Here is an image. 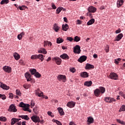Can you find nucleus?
Masks as SVG:
<instances>
[{
    "mask_svg": "<svg viewBox=\"0 0 125 125\" xmlns=\"http://www.w3.org/2000/svg\"><path fill=\"white\" fill-rule=\"evenodd\" d=\"M33 112L35 114H38V109H37V107L33 108Z\"/></svg>",
    "mask_w": 125,
    "mask_h": 125,
    "instance_id": "nucleus-53",
    "label": "nucleus"
},
{
    "mask_svg": "<svg viewBox=\"0 0 125 125\" xmlns=\"http://www.w3.org/2000/svg\"><path fill=\"white\" fill-rule=\"evenodd\" d=\"M19 9L20 10H24V9H25V7H24V6H19Z\"/></svg>",
    "mask_w": 125,
    "mask_h": 125,
    "instance_id": "nucleus-57",
    "label": "nucleus"
},
{
    "mask_svg": "<svg viewBox=\"0 0 125 125\" xmlns=\"http://www.w3.org/2000/svg\"><path fill=\"white\" fill-rule=\"evenodd\" d=\"M109 46L108 45H106V48L105 49V51H106V53L109 52Z\"/></svg>",
    "mask_w": 125,
    "mask_h": 125,
    "instance_id": "nucleus-55",
    "label": "nucleus"
},
{
    "mask_svg": "<svg viewBox=\"0 0 125 125\" xmlns=\"http://www.w3.org/2000/svg\"><path fill=\"white\" fill-rule=\"evenodd\" d=\"M73 52L77 54L81 53V47L80 45H77L74 47Z\"/></svg>",
    "mask_w": 125,
    "mask_h": 125,
    "instance_id": "nucleus-5",
    "label": "nucleus"
},
{
    "mask_svg": "<svg viewBox=\"0 0 125 125\" xmlns=\"http://www.w3.org/2000/svg\"><path fill=\"white\" fill-rule=\"evenodd\" d=\"M125 105H123L120 109H119V112H125Z\"/></svg>",
    "mask_w": 125,
    "mask_h": 125,
    "instance_id": "nucleus-38",
    "label": "nucleus"
},
{
    "mask_svg": "<svg viewBox=\"0 0 125 125\" xmlns=\"http://www.w3.org/2000/svg\"><path fill=\"white\" fill-rule=\"evenodd\" d=\"M47 114L49 116L52 117V112H51L50 111H48Z\"/></svg>",
    "mask_w": 125,
    "mask_h": 125,
    "instance_id": "nucleus-61",
    "label": "nucleus"
},
{
    "mask_svg": "<svg viewBox=\"0 0 125 125\" xmlns=\"http://www.w3.org/2000/svg\"><path fill=\"white\" fill-rule=\"evenodd\" d=\"M92 85V82L91 81H86L84 83V85H85V86L89 87V86H91Z\"/></svg>",
    "mask_w": 125,
    "mask_h": 125,
    "instance_id": "nucleus-23",
    "label": "nucleus"
},
{
    "mask_svg": "<svg viewBox=\"0 0 125 125\" xmlns=\"http://www.w3.org/2000/svg\"><path fill=\"white\" fill-rule=\"evenodd\" d=\"M31 119L32 121L34 123H40L41 122V119L40 118V117H39L38 115H33Z\"/></svg>",
    "mask_w": 125,
    "mask_h": 125,
    "instance_id": "nucleus-1",
    "label": "nucleus"
},
{
    "mask_svg": "<svg viewBox=\"0 0 125 125\" xmlns=\"http://www.w3.org/2000/svg\"><path fill=\"white\" fill-rule=\"evenodd\" d=\"M31 86V84H24L23 85V87H24V88H25V89H28V88H30V87Z\"/></svg>",
    "mask_w": 125,
    "mask_h": 125,
    "instance_id": "nucleus-41",
    "label": "nucleus"
},
{
    "mask_svg": "<svg viewBox=\"0 0 125 125\" xmlns=\"http://www.w3.org/2000/svg\"><path fill=\"white\" fill-rule=\"evenodd\" d=\"M48 45V41H44V46L45 47L46 45Z\"/></svg>",
    "mask_w": 125,
    "mask_h": 125,
    "instance_id": "nucleus-56",
    "label": "nucleus"
},
{
    "mask_svg": "<svg viewBox=\"0 0 125 125\" xmlns=\"http://www.w3.org/2000/svg\"><path fill=\"white\" fill-rule=\"evenodd\" d=\"M64 42V40H63L62 38H59L57 39V42L58 43H62Z\"/></svg>",
    "mask_w": 125,
    "mask_h": 125,
    "instance_id": "nucleus-35",
    "label": "nucleus"
},
{
    "mask_svg": "<svg viewBox=\"0 0 125 125\" xmlns=\"http://www.w3.org/2000/svg\"><path fill=\"white\" fill-rule=\"evenodd\" d=\"M31 75H35L37 73V69L35 68H31L29 70Z\"/></svg>",
    "mask_w": 125,
    "mask_h": 125,
    "instance_id": "nucleus-32",
    "label": "nucleus"
},
{
    "mask_svg": "<svg viewBox=\"0 0 125 125\" xmlns=\"http://www.w3.org/2000/svg\"><path fill=\"white\" fill-rule=\"evenodd\" d=\"M70 72H71V73H75V72H76V69H75V68L74 67L70 68Z\"/></svg>",
    "mask_w": 125,
    "mask_h": 125,
    "instance_id": "nucleus-48",
    "label": "nucleus"
},
{
    "mask_svg": "<svg viewBox=\"0 0 125 125\" xmlns=\"http://www.w3.org/2000/svg\"><path fill=\"white\" fill-rule=\"evenodd\" d=\"M63 20H64V22H65L66 23H67L68 22V19L66 17L63 18Z\"/></svg>",
    "mask_w": 125,
    "mask_h": 125,
    "instance_id": "nucleus-62",
    "label": "nucleus"
},
{
    "mask_svg": "<svg viewBox=\"0 0 125 125\" xmlns=\"http://www.w3.org/2000/svg\"><path fill=\"white\" fill-rule=\"evenodd\" d=\"M16 93L17 95H19V96H21V92L19 90H16Z\"/></svg>",
    "mask_w": 125,
    "mask_h": 125,
    "instance_id": "nucleus-47",
    "label": "nucleus"
},
{
    "mask_svg": "<svg viewBox=\"0 0 125 125\" xmlns=\"http://www.w3.org/2000/svg\"><path fill=\"white\" fill-rule=\"evenodd\" d=\"M87 59V57L86 56H82L78 60V61L80 62V63H83V62H84Z\"/></svg>",
    "mask_w": 125,
    "mask_h": 125,
    "instance_id": "nucleus-10",
    "label": "nucleus"
},
{
    "mask_svg": "<svg viewBox=\"0 0 125 125\" xmlns=\"http://www.w3.org/2000/svg\"><path fill=\"white\" fill-rule=\"evenodd\" d=\"M0 98H1L2 100H5V99H6V96H5L4 94H0Z\"/></svg>",
    "mask_w": 125,
    "mask_h": 125,
    "instance_id": "nucleus-43",
    "label": "nucleus"
},
{
    "mask_svg": "<svg viewBox=\"0 0 125 125\" xmlns=\"http://www.w3.org/2000/svg\"><path fill=\"white\" fill-rule=\"evenodd\" d=\"M118 74L115 72H111L109 75V79L111 80H118Z\"/></svg>",
    "mask_w": 125,
    "mask_h": 125,
    "instance_id": "nucleus-4",
    "label": "nucleus"
},
{
    "mask_svg": "<svg viewBox=\"0 0 125 125\" xmlns=\"http://www.w3.org/2000/svg\"><path fill=\"white\" fill-rule=\"evenodd\" d=\"M94 68V66L92 64H90V63H87L85 67V69L87 70L88 69H93Z\"/></svg>",
    "mask_w": 125,
    "mask_h": 125,
    "instance_id": "nucleus-27",
    "label": "nucleus"
},
{
    "mask_svg": "<svg viewBox=\"0 0 125 125\" xmlns=\"http://www.w3.org/2000/svg\"><path fill=\"white\" fill-rule=\"evenodd\" d=\"M99 89H100V92L101 93H102V94H103V93H105V89L104 87H102V86L99 87Z\"/></svg>",
    "mask_w": 125,
    "mask_h": 125,
    "instance_id": "nucleus-34",
    "label": "nucleus"
},
{
    "mask_svg": "<svg viewBox=\"0 0 125 125\" xmlns=\"http://www.w3.org/2000/svg\"><path fill=\"white\" fill-rule=\"evenodd\" d=\"M22 125H26V122L24 121L21 123Z\"/></svg>",
    "mask_w": 125,
    "mask_h": 125,
    "instance_id": "nucleus-64",
    "label": "nucleus"
},
{
    "mask_svg": "<svg viewBox=\"0 0 125 125\" xmlns=\"http://www.w3.org/2000/svg\"><path fill=\"white\" fill-rule=\"evenodd\" d=\"M94 94L96 97H99V96L101 94L100 89L97 88L94 91Z\"/></svg>",
    "mask_w": 125,
    "mask_h": 125,
    "instance_id": "nucleus-13",
    "label": "nucleus"
},
{
    "mask_svg": "<svg viewBox=\"0 0 125 125\" xmlns=\"http://www.w3.org/2000/svg\"><path fill=\"white\" fill-rule=\"evenodd\" d=\"M76 105V103L74 102H69L67 104L66 106L69 108H74Z\"/></svg>",
    "mask_w": 125,
    "mask_h": 125,
    "instance_id": "nucleus-12",
    "label": "nucleus"
},
{
    "mask_svg": "<svg viewBox=\"0 0 125 125\" xmlns=\"http://www.w3.org/2000/svg\"><path fill=\"white\" fill-rule=\"evenodd\" d=\"M74 42H80L81 41V39L78 36H75L74 37Z\"/></svg>",
    "mask_w": 125,
    "mask_h": 125,
    "instance_id": "nucleus-40",
    "label": "nucleus"
},
{
    "mask_svg": "<svg viewBox=\"0 0 125 125\" xmlns=\"http://www.w3.org/2000/svg\"><path fill=\"white\" fill-rule=\"evenodd\" d=\"M119 95H121V96H123V95H125V94H124V92H123V91H120L119 92Z\"/></svg>",
    "mask_w": 125,
    "mask_h": 125,
    "instance_id": "nucleus-59",
    "label": "nucleus"
},
{
    "mask_svg": "<svg viewBox=\"0 0 125 125\" xmlns=\"http://www.w3.org/2000/svg\"><path fill=\"white\" fill-rule=\"evenodd\" d=\"M19 117L21 118L23 120H25L26 121H29V120H30V118L28 115H20Z\"/></svg>",
    "mask_w": 125,
    "mask_h": 125,
    "instance_id": "nucleus-24",
    "label": "nucleus"
},
{
    "mask_svg": "<svg viewBox=\"0 0 125 125\" xmlns=\"http://www.w3.org/2000/svg\"><path fill=\"white\" fill-rule=\"evenodd\" d=\"M62 29L63 31H64L65 32H66V31H67L69 29V26L68 25V24L65 23V24H62Z\"/></svg>",
    "mask_w": 125,
    "mask_h": 125,
    "instance_id": "nucleus-22",
    "label": "nucleus"
},
{
    "mask_svg": "<svg viewBox=\"0 0 125 125\" xmlns=\"http://www.w3.org/2000/svg\"><path fill=\"white\" fill-rule=\"evenodd\" d=\"M24 35H25L24 32H21L20 34H19L18 35V40H19L20 41L22 40L23 37H24Z\"/></svg>",
    "mask_w": 125,
    "mask_h": 125,
    "instance_id": "nucleus-29",
    "label": "nucleus"
},
{
    "mask_svg": "<svg viewBox=\"0 0 125 125\" xmlns=\"http://www.w3.org/2000/svg\"><path fill=\"white\" fill-rule=\"evenodd\" d=\"M19 62L20 64H21V65H25V63L24 62V61H23L22 60H20Z\"/></svg>",
    "mask_w": 125,
    "mask_h": 125,
    "instance_id": "nucleus-50",
    "label": "nucleus"
},
{
    "mask_svg": "<svg viewBox=\"0 0 125 125\" xmlns=\"http://www.w3.org/2000/svg\"><path fill=\"white\" fill-rule=\"evenodd\" d=\"M94 121V120L93 119V118L89 117L88 118L87 122H88V123H90V124H92V123H93Z\"/></svg>",
    "mask_w": 125,
    "mask_h": 125,
    "instance_id": "nucleus-39",
    "label": "nucleus"
},
{
    "mask_svg": "<svg viewBox=\"0 0 125 125\" xmlns=\"http://www.w3.org/2000/svg\"><path fill=\"white\" fill-rule=\"evenodd\" d=\"M7 3H9V0H2L0 2V4H7Z\"/></svg>",
    "mask_w": 125,
    "mask_h": 125,
    "instance_id": "nucleus-33",
    "label": "nucleus"
},
{
    "mask_svg": "<svg viewBox=\"0 0 125 125\" xmlns=\"http://www.w3.org/2000/svg\"><path fill=\"white\" fill-rule=\"evenodd\" d=\"M67 41H69V42H73L74 41V39L72 37H67Z\"/></svg>",
    "mask_w": 125,
    "mask_h": 125,
    "instance_id": "nucleus-51",
    "label": "nucleus"
},
{
    "mask_svg": "<svg viewBox=\"0 0 125 125\" xmlns=\"http://www.w3.org/2000/svg\"><path fill=\"white\" fill-rule=\"evenodd\" d=\"M78 25H81L82 24V21H81L80 20H77V23Z\"/></svg>",
    "mask_w": 125,
    "mask_h": 125,
    "instance_id": "nucleus-60",
    "label": "nucleus"
},
{
    "mask_svg": "<svg viewBox=\"0 0 125 125\" xmlns=\"http://www.w3.org/2000/svg\"><path fill=\"white\" fill-rule=\"evenodd\" d=\"M39 53H42L43 54H46L47 52L45 48H41L40 50L38 51Z\"/></svg>",
    "mask_w": 125,
    "mask_h": 125,
    "instance_id": "nucleus-28",
    "label": "nucleus"
},
{
    "mask_svg": "<svg viewBox=\"0 0 125 125\" xmlns=\"http://www.w3.org/2000/svg\"><path fill=\"white\" fill-rule=\"evenodd\" d=\"M25 77L26 79H27V82H31L32 81V78L31 77H32V75L28 72H26L25 74Z\"/></svg>",
    "mask_w": 125,
    "mask_h": 125,
    "instance_id": "nucleus-11",
    "label": "nucleus"
},
{
    "mask_svg": "<svg viewBox=\"0 0 125 125\" xmlns=\"http://www.w3.org/2000/svg\"><path fill=\"white\" fill-rule=\"evenodd\" d=\"M69 125H76V124H74V122H70V123H69Z\"/></svg>",
    "mask_w": 125,
    "mask_h": 125,
    "instance_id": "nucleus-63",
    "label": "nucleus"
},
{
    "mask_svg": "<svg viewBox=\"0 0 125 125\" xmlns=\"http://www.w3.org/2000/svg\"><path fill=\"white\" fill-rule=\"evenodd\" d=\"M61 58L67 60L70 58L67 54H63L60 56Z\"/></svg>",
    "mask_w": 125,
    "mask_h": 125,
    "instance_id": "nucleus-19",
    "label": "nucleus"
},
{
    "mask_svg": "<svg viewBox=\"0 0 125 125\" xmlns=\"http://www.w3.org/2000/svg\"><path fill=\"white\" fill-rule=\"evenodd\" d=\"M52 60L53 61H55V62H56V64H57V65H61V62H62V60H61V59H60V58H59L58 57H56L53 58Z\"/></svg>",
    "mask_w": 125,
    "mask_h": 125,
    "instance_id": "nucleus-6",
    "label": "nucleus"
},
{
    "mask_svg": "<svg viewBox=\"0 0 125 125\" xmlns=\"http://www.w3.org/2000/svg\"><path fill=\"white\" fill-rule=\"evenodd\" d=\"M57 110L61 116H64V115H65V112L63 111V108L61 107H58Z\"/></svg>",
    "mask_w": 125,
    "mask_h": 125,
    "instance_id": "nucleus-18",
    "label": "nucleus"
},
{
    "mask_svg": "<svg viewBox=\"0 0 125 125\" xmlns=\"http://www.w3.org/2000/svg\"><path fill=\"white\" fill-rule=\"evenodd\" d=\"M124 3V0H118L117 2V7H121L122 5Z\"/></svg>",
    "mask_w": 125,
    "mask_h": 125,
    "instance_id": "nucleus-20",
    "label": "nucleus"
},
{
    "mask_svg": "<svg viewBox=\"0 0 125 125\" xmlns=\"http://www.w3.org/2000/svg\"><path fill=\"white\" fill-rule=\"evenodd\" d=\"M95 22V20L94 19H91L89 21H88L87 23V25L89 26L90 25H92Z\"/></svg>",
    "mask_w": 125,
    "mask_h": 125,
    "instance_id": "nucleus-31",
    "label": "nucleus"
},
{
    "mask_svg": "<svg viewBox=\"0 0 125 125\" xmlns=\"http://www.w3.org/2000/svg\"><path fill=\"white\" fill-rule=\"evenodd\" d=\"M117 123H119V124H121V125H125V122L121 120L117 119Z\"/></svg>",
    "mask_w": 125,
    "mask_h": 125,
    "instance_id": "nucleus-45",
    "label": "nucleus"
},
{
    "mask_svg": "<svg viewBox=\"0 0 125 125\" xmlns=\"http://www.w3.org/2000/svg\"><path fill=\"white\" fill-rule=\"evenodd\" d=\"M14 57L16 60H19L20 59V55L15 52L14 53Z\"/></svg>",
    "mask_w": 125,
    "mask_h": 125,
    "instance_id": "nucleus-26",
    "label": "nucleus"
},
{
    "mask_svg": "<svg viewBox=\"0 0 125 125\" xmlns=\"http://www.w3.org/2000/svg\"><path fill=\"white\" fill-rule=\"evenodd\" d=\"M104 101H105V102H107L108 103H112V102L116 101V100L113 98L106 97L104 99Z\"/></svg>",
    "mask_w": 125,
    "mask_h": 125,
    "instance_id": "nucleus-8",
    "label": "nucleus"
},
{
    "mask_svg": "<svg viewBox=\"0 0 125 125\" xmlns=\"http://www.w3.org/2000/svg\"><path fill=\"white\" fill-rule=\"evenodd\" d=\"M16 123H18V119L15 118H13L11 119V125H15V124H16Z\"/></svg>",
    "mask_w": 125,
    "mask_h": 125,
    "instance_id": "nucleus-25",
    "label": "nucleus"
},
{
    "mask_svg": "<svg viewBox=\"0 0 125 125\" xmlns=\"http://www.w3.org/2000/svg\"><path fill=\"white\" fill-rule=\"evenodd\" d=\"M54 122L56 123L57 124V125H62V124H61V122H60V121H59L57 120H55Z\"/></svg>",
    "mask_w": 125,
    "mask_h": 125,
    "instance_id": "nucleus-49",
    "label": "nucleus"
},
{
    "mask_svg": "<svg viewBox=\"0 0 125 125\" xmlns=\"http://www.w3.org/2000/svg\"><path fill=\"white\" fill-rule=\"evenodd\" d=\"M51 6H52L53 9H56V8H57L56 6H55V4H54V3H51Z\"/></svg>",
    "mask_w": 125,
    "mask_h": 125,
    "instance_id": "nucleus-52",
    "label": "nucleus"
},
{
    "mask_svg": "<svg viewBox=\"0 0 125 125\" xmlns=\"http://www.w3.org/2000/svg\"><path fill=\"white\" fill-rule=\"evenodd\" d=\"M96 8L92 6L89 7L88 8V11H89V12H92V13H94V12H96Z\"/></svg>",
    "mask_w": 125,
    "mask_h": 125,
    "instance_id": "nucleus-14",
    "label": "nucleus"
},
{
    "mask_svg": "<svg viewBox=\"0 0 125 125\" xmlns=\"http://www.w3.org/2000/svg\"><path fill=\"white\" fill-rule=\"evenodd\" d=\"M0 122H6V118L3 116L0 117Z\"/></svg>",
    "mask_w": 125,
    "mask_h": 125,
    "instance_id": "nucleus-44",
    "label": "nucleus"
},
{
    "mask_svg": "<svg viewBox=\"0 0 125 125\" xmlns=\"http://www.w3.org/2000/svg\"><path fill=\"white\" fill-rule=\"evenodd\" d=\"M8 111L9 112H17V109H16V107H15V106L13 104H12L10 105L9 109H8Z\"/></svg>",
    "mask_w": 125,
    "mask_h": 125,
    "instance_id": "nucleus-7",
    "label": "nucleus"
},
{
    "mask_svg": "<svg viewBox=\"0 0 125 125\" xmlns=\"http://www.w3.org/2000/svg\"><path fill=\"white\" fill-rule=\"evenodd\" d=\"M0 87L1 88H2L3 89H5L6 90H8L9 89L10 87L9 86L6 85L5 84L1 83Z\"/></svg>",
    "mask_w": 125,
    "mask_h": 125,
    "instance_id": "nucleus-17",
    "label": "nucleus"
},
{
    "mask_svg": "<svg viewBox=\"0 0 125 125\" xmlns=\"http://www.w3.org/2000/svg\"><path fill=\"white\" fill-rule=\"evenodd\" d=\"M81 77L82 78H88V74L86 72H83L80 74Z\"/></svg>",
    "mask_w": 125,
    "mask_h": 125,
    "instance_id": "nucleus-21",
    "label": "nucleus"
},
{
    "mask_svg": "<svg viewBox=\"0 0 125 125\" xmlns=\"http://www.w3.org/2000/svg\"><path fill=\"white\" fill-rule=\"evenodd\" d=\"M2 69L6 73H11V70H12L11 67L8 66H5L3 67Z\"/></svg>",
    "mask_w": 125,
    "mask_h": 125,
    "instance_id": "nucleus-9",
    "label": "nucleus"
},
{
    "mask_svg": "<svg viewBox=\"0 0 125 125\" xmlns=\"http://www.w3.org/2000/svg\"><path fill=\"white\" fill-rule=\"evenodd\" d=\"M58 81L60 82H63V83H66L67 79H66V76L63 75H59L57 77Z\"/></svg>",
    "mask_w": 125,
    "mask_h": 125,
    "instance_id": "nucleus-3",
    "label": "nucleus"
},
{
    "mask_svg": "<svg viewBox=\"0 0 125 125\" xmlns=\"http://www.w3.org/2000/svg\"><path fill=\"white\" fill-rule=\"evenodd\" d=\"M34 76L36 77V78H41V77H42V75H41V74L38 72H36L35 74H34Z\"/></svg>",
    "mask_w": 125,
    "mask_h": 125,
    "instance_id": "nucleus-42",
    "label": "nucleus"
},
{
    "mask_svg": "<svg viewBox=\"0 0 125 125\" xmlns=\"http://www.w3.org/2000/svg\"><path fill=\"white\" fill-rule=\"evenodd\" d=\"M36 94L38 95L39 97H42L43 95V93L40 90V89L36 90Z\"/></svg>",
    "mask_w": 125,
    "mask_h": 125,
    "instance_id": "nucleus-16",
    "label": "nucleus"
},
{
    "mask_svg": "<svg viewBox=\"0 0 125 125\" xmlns=\"http://www.w3.org/2000/svg\"><path fill=\"white\" fill-rule=\"evenodd\" d=\"M124 37L123 33L119 34L115 38V41L119 42L122 40V38Z\"/></svg>",
    "mask_w": 125,
    "mask_h": 125,
    "instance_id": "nucleus-15",
    "label": "nucleus"
},
{
    "mask_svg": "<svg viewBox=\"0 0 125 125\" xmlns=\"http://www.w3.org/2000/svg\"><path fill=\"white\" fill-rule=\"evenodd\" d=\"M9 98H11V99H12V98H13V94L10 93L9 94Z\"/></svg>",
    "mask_w": 125,
    "mask_h": 125,
    "instance_id": "nucleus-58",
    "label": "nucleus"
},
{
    "mask_svg": "<svg viewBox=\"0 0 125 125\" xmlns=\"http://www.w3.org/2000/svg\"><path fill=\"white\" fill-rule=\"evenodd\" d=\"M121 29L119 28L118 30H117L115 31V33H116V34H120V33H121Z\"/></svg>",
    "mask_w": 125,
    "mask_h": 125,
    "instance_id": "nucleus-54",
    "label": "nucleus"
},
{
    "mask_svg": "<svg viewBox=\"0 0 125 125\" xmlns=\"http://www.w3.org/2000/svg\"><path fill=\"white\" fill-rule=\"evenodd\" d=\"M38 55H33L31 56V59L34 60V59H38Z\"/></svg>",
    "mask_w": 125,
    "mask_h": 125,
    "instance_id": "nucleus-46",
    "label": "nucleus"
},
{
    "mask_svg": "<svg viewBox=\"0 0 125 125\" xmlns=\"http://www.w3.org/2000/svg\"><path fill=\"white\" fill-rule=\"evenodd\" d=\"M20 107L23 108V111H28V109L30 107V104H25L23 102H21L19 105Z\"/></svg>",
    "mask_w": 125,
    "mask_h": 125,
    "instance_id": "nucleus-2",
    "label": "nucleus"
},
{
    "mask_svg": "<svg viewBox=\"0 0 125 125\" xmlns=\"http://www.w3.org/2000/svg\"><path fill=\"white\" fill-rule=\"evenodd\" d=\"M38 59H40V60H41L42 62V61H43V60H44V56H43V55L42 54H39L38 55Z\"/></svg>",
    "mask_w": 125,
    "mask_h": 125,
    "instance_id": "nucleus-30",
    "label": "nucleus"
},
{
    "mask_svg": "<svg viewBox=\"0 0 125 125\" xmlns=\"http://www.w3.org/2000/svg\"><path fill=\"white\" fill-rule=\"evenodd\" d=\"M62 9H63V7H59L56 10V14H59L60 12L62 11Z\"/></svg>",
    "mask_w": 125,
    "mask_h": 125,
    "instance_id": "nucleus-36",
    "label": "nucleus"
},
{
    "mask_svg": "<svg viewBox=\"0 0 125 125\" xmlns=\"http://www.w3.org/2000/svg\"><path fill=\"white\" fill-rule=\"evenodd\" d=\"M54 29L55 32H58V31H59V27H58V25H57V24L56 23L54 24Z\"/></svg>",
    "mask_w": 125,
    "mask_h": 125,
    "instance_id": "nucleus-37",
    "label": "nucleus"
}]
</instances>
